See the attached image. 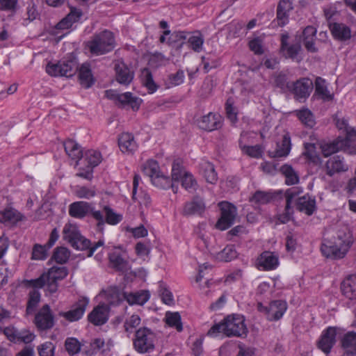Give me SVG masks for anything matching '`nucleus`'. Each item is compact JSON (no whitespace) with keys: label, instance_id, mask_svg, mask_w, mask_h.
I'll return each mask as SVG.
<instances>
[{"label":"nucleus","instance_id":"nucleus-43","mask_svg":"<svg viewBox=\"0 0 356 356\" xmlns=\"http://www.w3.org/2000/svg\"><path fill=\"white\" fill-rule=\"evenodd\" d=\"M40 301V293L36 289L31 290L29 293V300L26 305V314H32Z\"/></svg>","mask_w":356,"mask_h":356},{"label":"nucleus","instance_id":"nucleus-30","mask_svg":"<svg viewBox=\"0 0 356 356\" xmlns=\"http://www.w3.org/2000/svg\"><path fill=\"white\" fill-rule=\"evenodd\" d=\"M23 219V215L13 207L0 211V222L15 224Z\"/></svg>","mask_w":356,"mask_h":356},{"label":"nucleus","instance_id":"nucleus-27","mask_svg":"<svg viewBox=\"0 0 356 356\" xmlns=\"http://www.w3.org/2000/svg\"><path fill=\"white\" fill-rule=\"evenodd\" d=\"M118 145L124 153L131 154L137 149L138 145L131 134L122 133L118 138Z\"/></svg>","mask_w":356,"mask_h":356},{"label":"nucleus","instance_id":"nucleus-31","mask_svg":"<svg viewBox=\"0 0 356 356\" xmlns=\"http://www.w3.org/2000/svg\"><path fill=\"white\" fill-rule=\"evenodd\" d=\"M291 147V138L288 134H284L281 143H277L276 149L273 152H269V155L273 158L285 157L289 154Z\"/></svg>","mask_w":356,"mask_h":356},{"label":"nucleus","instance_id":"nucleus-23","mask_svg":"<svg viewBox=\"0 0 356 356\" xmlns=\"http://www.w3.org/2000/svg\"><path fill=\"white\" fill-rule=\"evenodd\" d=\"M293 9L291 0H280L277 8V20L280 26H284L288 23L289 13Z\"/></svg>","mask_w":356,"mask_h":356},{"label":"nucleus","instance_id":"nucleus-36","mask_svg":"<svg viewBox=\"0 0 356 356\" xmlns=\"http://www.w3.org/2000/svg\"><path fill=\"white\" fill-rule=\"evenodd\" d=\"M315 92L324 101H331L334 98L325 85V80L321 77H316L315 80Z\"/></svg>","mask_w":356,"mask_h":356},{"label":"nucleus","instance_id":"nucleus-3","mask_svg":"<svg viewBox=\"0 0 356 356\" xmlns=\"http://www.w3.org/2000/svg\"><path fill=\"white\" fill-rule=\"evenodd\" d=\"M88 47L91 54L97 56L111 51L115 47L113 33L106 30L95 35L88 42Z\"/></svg>","mask_w":356,"mask_h":356},{"label":"nucleus","instance_id":"nucleus-26","mask_svg":"<svg viewBox=\"0 0 356 356\" xmlns=\"http://www.w3.org/2000/svg\"><path fill=\"white\" fill-rule=\"evenodd\" d=\"M200 172L207 182L216 184L218 181V174L214 165L208 161H202L200 163Z\"/></svg>","mask_w":356,"mask_h":356},{"label":"nucleus","instance_id":"nucleus-25","mask_svg":"<svg viewBox=\"0 0 356 356\" xmlns=\"http://www.w3.org/2000/svg\"><path fill=\"white\" fill-rule=\"evenodd\" d=\"M341 347L344 350L343 356L356 355V332H348L344 334L341 341Z\"/></svg>","mask_w":356,"mask_h":356},{"label":"nucleus","instance_id":"nucleus-4","mask_svg":"<svg viewBox=\"0 0 356 356\" xmlns=\"http://www.w3.org/2000/svg\"><path fill=\"white\" fill-rule=\"evenodd\" d=\"M156 334L150 329L143 327L136 331L133 341L134 349L139 353H149L155 349Z\"/></svg>","mask_w":356,"mask_h":356},{"label":"nucleus","instance_id":"nucleus-58","mask_svg":"<svg viewBox=\"0 0 356 356\" xmlns=\"http://www.w3.org/2000/svg\"><path fill=\"white\" fill-rule=\"evenodd\" d=\"M186 172L179 161H175L172 163V178L173 183L176 181H181L182 179L184 173Z\"/></svg>","mask_w":356,"mask_h":356},{"label":"nucleus","instance_id":"nucleus-53","mask_svg":"<svg viewBox=\"0 0 356 356\" xmlns=\"http://www.w3.org/2000/svg\"><path fill=\"white\" fill-rule=\"evenodd\" d=\"M48 248L46 245L35 244L33 247L31 259L33 260H44L47 257Z\"/></svg>","mask_w":356,"mask_h":356},{"label":"nucleus","instance_id":"nucleus-22","mask_svg":"<svg viewBox=\"0 0 356 356\" xmlns=\"http://www.w3.org/2000/svg\"><path fill=\"white\" fill-rule=\"evenodd\" d=\"M296 208L299 211L311 216L316 209V200L309 195H305L298 198Z\"/></svg>","mask_w":356,"mask_h":356},{"label":"nucleus","instance_id":"nucleus-12","mask_svg":"<svg viewBox=\"0 0 356 356\" xmlns=\"http://www.w3.org/2000/svg\"><path fill=\"white\" fill-rule=\"evenodd\" d=\"M34 323L40 330H47L54 325V318L49 305H44L35 314Z\"/></svg>","mask_w":356,"mask_h":356},{"label":"nucleus","instance_id":"nucleus-16","mask_svg":"<svg viewBox=\"0 0 356 356\" xmlns=\"http://www.w3.org/2000/svg\"><path fill=\"white\" fill-rule=\"evenodd\" d=\"M109 307L106 304H99L88 314V320L95 325H102L108 320Z\"/></svg>","mask_w":356,"mask_h":356},{"label":"nucleus","instance_id":"nucleus-61","mask_svg":"<svg viewBox=\"0 0 356 356\" xmlns=\"http://www.w3.org/2000/svg\"><path fill=\"white\" fill-rule=\"evenodd\" d=\"M141 319L137 314H133L129 318L126 319L124 323V327L126 332H132L133 329L140 324Z\"/></svg>","mask_w":356,"mask_h":356},{"label":"nucleus","instance_id":"nucleus-34","mask_svg":"<svg viewBox=\"0 0 356 356\" xmlns=\"http://www.w3.org/2000/svg\"><path fill=\"white\" fill-rule=\"evenodd\" d=\"M79 79L80 84L86 88L91 87L94 83L92 72L88 63L83 64L79 68Z\"/></svg>","mask_w":356,"mask_h":356},{"label":"nucleus","instance_id":"nucleus-50","mask_svg":"<svg viewBox=\"0 0 356 356\" xmlns=\"http://www.w3.org/2000/svg\"><path fill=\"white\" fill-rule=\"evenodd\" d=\"M84 160L87 161L88 166H91L92 168H94L100 163L102 156L99 152L90 149L86 152Z\"/></svg>","mask_w":356,"mask_h":356},{"label":"nucleus","instance_id":"nucleus-6","mask_svg":"<svg viewBox=\"0 0 356 356\" xmlns=\"http://www.w3.org/2000/svg\"><path fill=\"white\" fill-rule=\"evenodd\" d=\"M63 238L79 250H88L91 245L90 241L83 236L77 227L72 224H66L63 230Z\"/></svg>","mask_w":356,"mask_h":356},{"label":"nucleus","instance_id":"nucleus-49","mask_svg":"<svg viewBox=\"0 0 356 356\" xmlns=\"http://www.w3.org/2000/svg\"><path fill=\"white\" fill-rule=\"evenodd\" d=\"M188 42L190 44L193 50L196 52H200L202 49V44L204 43L203 35L200 32L196 31L193 35L188 38Z\"/></svg>","mask_w":356,"mask_h":356},{"label":"nucleus","instance_id":"nucleus-60","mask_svg":"<svg viewBox=\"0 0 356 356\" xmlns=\"http://www.w3.org/2000/svg\"><path fill=\"white\" fill-rule=\"evenodd\" d=\"M225 111L227 118L232 122H237V112L234 107V101L232 98H229L225 104Z\"/></svg>","mask_w":356,"mask_h":356},{"label":"nucleus","instance_id":"nucleus-52","mask_svg":"<svg viewBox=\"0 0 356 356\" xmlns=\"http://www.w3.org/2000/svg\"><path fill=\"white\" fill-rule=\"evenodd\" d=\"M143 85L148 89L149 92L153 93L157 89V86L153 80L151 72L145 68L143 71Z\"/></svg>","mask_w":356,"mask_h":356},{"label":"nucleus","instance_id":"nucleus-47","mask_svg":"<svg viewBox=\"0 0 356 356\" xmlns=\"http://www.w3.org/2000/svg\"><path fill=\"white\" fill-rule=\"evenodd\" d=\"M70 256V252L65 247L56 248L52 255L51 259L54 260L56 263L63 264H65Z\"/></svg>","mask_w":356,"mask_h":356},{"label":"nucleus","instance_id":"nucleus-41","mask_svg":"<svg viewBox=\"0 0 356 356\" xmlns=\"http://www.w3.org/2000/svg\"><path fill=\"white\" fill-rule=\"evenodd\" d=\"M165 323L172 327H175L178 332L183 330L181 316L179 312H167L165 316Z\"/></svg>","mask_w":356,"mask_h":356},{"label":"nucleus","instance_id":"nucleus-54","mask_svg":"<svg viewBox=\"0 0 356 356\" xmlns=\"http://www.w3.org/2000/svg\"><path fill=\"white\" fill-rule=\"evenodd\" d=\"M274 82L276 87L280 88L284 92L289 90L290 88H291V83L288 81L286 75L283 73L275 75Z\"/></svg>","mask_w":356,"mask_h":356},{"label":"nucleus","instance_id":"nucleus-9","mask_svg":"<svg viewBox=\"0 0 356 356\" xmlns=\"http://www.w3.org/2000/svg\"><path fill=\"white\" fill-rule=\"evenodd\" d=\"M68 274V270L66 267L52 266L47 273L42 274L38 278L31 280L29 282L35 288H42L44 286L45 280L53 279V280H63Z\"/></svg>","mask_w":356,"mask_h":356},{"label":"nucleus","instance_id":"nucleus-28","mask_svg":"<svg viewBox=\"0 0 356 356\" xmlns=\"http://www.w3.org/2000/svg\"><path fill=\"white\" fill-rule=\"evenodd\" d=\"M316 29L312 26H307L302 31L303 44L308 51L314 53L318 51L315 46Z\"/></svg>","mask_w":356,"mask_h":356},{"label":"nucleus","instance_id":"nucleus-18","mask_svg":"<svg viewBox=\"0 0 356 356\" xmlns=\"http://www.w3.org/2000/svg\"><path fill=\"white\" fill-rule=\"evenodd\" d=\"M222 121L220 115L209 113L197 120L199 127L207 131L218 129L222 127Z\"/></svg>","mask_w":356,"mask_h":356},{"label":"nucleus","instance_id":"nucleus-2","mask_svg":"<svg viewBox=\"0 0 356 356\" xmlns=\"http://www.w3.org/2000/svg\"><path fill=\"white\" fill-rule=\"evenodd\" d=\"M248 330L245 323V318L239 314H232L226 317L223 322L215 324L208 331L209 336H216L219 333H223L227 337H245Z\"/></svg>","mask_w":356,"mask_h":356},{"label":"nucleus","instance_id":"nucleus-7","mask_svg":"<svg viewBox=\"0 0 356 356\" xmlns=\"http://www.w3.org/2000/svg\"><path fill=\"white\" fill-rule=\"evenodd\" d=\"M218 207L220 209V218L217 221L216 227L218 229L225 230L234 224L237 209L234 204L228 202H220Z\"/></svg>","mask_w":356,"mask_h":356},{"label":"nucleus","instance_id":"nucleus-21","mask_svg":"<svg viewBox=\"0 0 356 356\" xmlns=\"http://www.w3.org/2000/svg\"><path fill=\"white\" fill-rule=\"evenodd\" d=\"M287 309V304L284 300H273L268 305V312L267 320L270 321H276L280 320L285 313Z\"/></svg>","mask_w":356,"mask_h":356},{"label":"nucleus","instance_id":"nucleus-37","mask_svg":"<svg viewBox=\"0 0 356 356\" xmlns=\"http://www.w3.org/2000/svg\"><path fill=\"white\" fill-rule=\"evenodd\" d=\"M280 171L284 176L286 185H294L299 182V176L291 165H283Z\"/></svg>","mask_w":356,"mask_h":356},{"label":"nucleus","instance_id":"nucleus-45","mask_svg":"<svg viewBox=\"0 0 356 356\" xmlns=\"http://www.w3.org/2000/svg\"><path fill=\"white\" fill-rule=\"evenodd\" d=\"M217 257L222 261H230L237 257V251L234 245H228L218 253Z\"/></svg>","mask_w":356,"mask_h":356},{"label":"nucleus","instance_id":"nucleus-59","mask_svg":"<svg viewBox=\"0 0 356 356\" xmlns=\"http://www.w3.org/2000/svg\"><path fill=\"white\" fill-rule=\"evenodd\" d=\"M109 260L117 270L121 271L126 270L127 263L120 254L115 253L110 254Z\"/></svg>","mask_w":356,"mask_h":356},{"label":"nucleus","instance_id":"nucleus-40","mask_svg":"<svg viewBox=\"0 0 356 356\" xmlns=\"http://www.w3.org/2000/svg\"><path fill=\"white\" fill-rule=\"evenodd\" d=\"M152 183L155 186L162 189H168L172 188L174 193H177V189H175V184L173 183L171 178L161 173L156 177H154Z\"/></svg>","mask_w":356,"mask_h":356},{"label":"nucleus","instance_id":"nucleus-11","mask_svg":"<svg viewBox=\"0 0 356 356\" xmlns=\"http://www.w3.org/2000/svg\"><path fill=\"white\" fill-rule=\"evenodd\" d=\"M3 334L7 339L13 343H29L35 339V334L31 331L23 329L18 330L13 326H8L4 328Z\"/></svg>","mask_w":356,"mask_h":356},{"label":"nucleus","instance_id":"nucleus-42","mask_svg":"<svg viewBox=\"0 0 356 356\" xmlns=\"http://www.w3.org/2000/svg\"><path fill=\"white\" fill-rule=\"evenodd\" d=\"M101 212L103 214L104 222H106L110 225H116L122 219V216L120 214L115 213L108 206H104L103 211Z\"/></svg>","mask_w":356,"mask_h":356},{"label":"nucleus","instance_id":"nucleus-24","mask_svg":"<svg viewBox=\"0 0 356 356\" xmlns=\"http://www.w3.org/2000/svg\"><path fill=\"white\" fill-rule=\"evenodd\" d=\"M346 145L347 141L339 137L332 143L322 145L321 148L323 156L327 157L339 151H346Z\"/></svg>","mask_w":356,"mask_h":356},{"label":"nucleus","instance_id":"nucleus-35","mask_svg":"<svg viewBox=\"0 0 356 356\" xmlns=\"http://www.w3.org/2000/svg\"><path fill=\"white\" fill-rule=\"evenodd\" d=\"M64 148L66 154L74 160H77L76 164H78L79 160L83 156L82 150L81 147L74 140L69 139L64 143Z\"/></svg>","mask_w":356,"mask_h":356},{"label":"nucleus","instance_id":"nucleus-44","mask_svg":"<svg viewBox=\"0 0 356 356\" xmlns=\"http://www.w3.org/2000/svg\"><path fill=\"white\" fill-rule=\"evenodd\" d=\"M142 170L145 175L153 180L154 177L159 175L161 172L158 163L154 160L147 161L143 166Z\"/></svg>","mask_w":356,"mask_h":356},{"label":"nucleus","instance_id":"nucleus-1","mask_svg":"<svg viewBox=\"0 0 356 356\" xmlns=\"http://www.w3.org/2000/svg\"><path fill=\"white\" fill-rule=\"evenodd\" d=\"M353 243L352 232L347 227H343L337 232L332 240L325 241L321 250L327 258L341 259L345 257Z\"/></svg>","mask_w":356,"mask_h":356},{"label":"nucleus","instance_id":"nucleus-51","mask_svg":"<svg viewBox=\"0 0 356 356\" xmlns=\"http://www.w3.org/2000/svg\"><path fill=\"white\" fill-rule=\"evenodd\" d=\"M273 199V195L272 193L258 191L253 195L250 200L255 204H266L270 202Z\"/></svg>","mask_w":356,"mask_h":356},{"label":"nucleus","instance_id":"nucleus-56","mask_svg":"<svg viewBox=\"0 0 356 356\" xmlns=\"http://www.w3.org/2000/svg\"><path fill=\"white\" fill-rule=\"evenodd\" d=\"M298 116L300 120L307 127L312 128L315 124L313 114L308 109L299 111Z\"/></svg>","mask_w":356,"mask_h":356},{"label":"nucleus","instance_id":"nucleus-17","mask_svg":"<svg viewBox=\"0 0 356 356\" xmlns=\"http://www.w3.org/2000/svg\"><path fill=\"white\" fill-rule=\"evenodd\" d=\"M289 37L288 34H282L281 35V50L284 53L286 58L294 59L296 58L299 52L302 50L300 44V38H296L292 44H289L288 40Z\"/></svg>","mask_w":356,"mask_h":356},{"label":"nucleus","instance_id":"nucleus-63","mask_svg":"<svg viewBox=\"0 0 356 356\" xmlns=\"http://www.w3.org/2000/svg\"><path fill=\"white\" fill-rule=\"evenodd\" d=\"M249 47L255 54L261 55L264 54L263 40L257 37L249 42Z\"/></svg>","mask_w":356,"mask_h":356},{"label":"nucleus","instance_id":"nucleus-29","mask_svg":"<svg viewBox=\"0 0 356 356\" xmlns=\"http://www.w3.org/2000/svg\"><path fill=\"white\" fill-rule=\"evenodd\" d=\"M330 29L333 37L341 41H346L350 38V29L342 23H333L330 25Z\"/></svg>","mask_w":356,"mask_h":356},{"label":"nucleus","instance_id":"nucleus-10","mask_svg":"<svg viewBox=\"0 0 356 356\" xmlns=\"http://www.w3.org/2000/svg\"><path fill=\"white\" fill-rule=\"evenodd\" d=\"M89 299L86 297H80L79 300L72 306L71 309L67 312H61L59 316L65 318L67 321L73 322L79 321L83 316L88 305Z\"/></svg>","mask_w":356,"mask_h":356},{"label":"nucleus","instance_id":"nucleus-39","mask_svg":"<svg viewBox=\"0 0 356 356\" xmlns=\"http://www.w3.org/2000/svg\"><path fill=\"white\" fill-rule=\"evenodd\" d=\"M60 63L61 64L62 76H72L79 69L78 63L75 58L60 60Z\"/></svg>","mask_w":356,"mask_h":356},{"label":"nucleus","instance_id":"nucleus-33","mask_svg":"<svg viewBox=\"0 0 356 356\" xmlns=\"http://www.w3.org/2000/svg\"><path fill=\"white\" fill-rule=\"evenodd\" d=\"M341 291L348 298L356 299V275H350L341 284Z\"/></svg>","mask_w":356,"mask_h":356},{"label":"nucleus","instance_id":"nucleus-55","mask_svg":"<svg viewBox=\"0 0 356 356\" xmlns=\"http://www.w3.org/2000/svg\"><path fill=\"white\" fill-rule=\"evenodd\" d=\"M303 154L313 163H318L321 161L320 157L316 154V146L314 143H305Z\"/></svg>","mask_w":356,"mask_h":356},{"label":"nucleus","instance_id":"nucleus-14","mask_svg":"<svg viewBox=\"0 0 356 356\" xmlns=\"http://www.w3.org/2000/svg\"><path fill=\"white\" fill-rule=\"evenodd\" d=\"M337 327H328L325 330L318 341V348L325 354H329L336 343Z\"/></svg>","mask_w":356,"mask_h":356},{"label":"nucleus","instance_id":"nucleus-13","mask_svg":"<svg viewBox=\"0 0 356 356\" xmlns=\"http://www.w3.org/2000/svg\"><path fill=\"white\" fill-rule=\"evenodd\" d=\"M291 88L289 91H291L296 99L300 100L309 97L312 88L313 83L308 78H302L291 83Z\"/></svg>","mask_w":356,"mask_h":356},{"label":"nucleus","instance_id":"nucleus-38","mask_svg":"<svg viewBox=\"0 0 356 356\" xmlns=\"http://www.w3.org/2000/svg\"><path fill=\"white\" fill-rule=\"evenodd\" d=\"M124 296L130 305L138 304L143 305L148 301L149 293L147 291H141L135 293H124Z\"/></svg>","mask_w":356,"mask_h":356},{"label":"nucleus","instance_id":"nucleus-62","mask_svg":"<svg viewBox=\"0 0 356 356\" xmlns=\"http://www.w3.org/2000/svg\"><path fill=\"white\" fill-rule=\"evenodd\" d=\"M240 147L244 153H245L246 154L251 157L258 159L261 156L262 151L259 145H242L241 143L240 142Z\"/></svg>","mask_w":356,"mask_h":356},{"label":"nucleus","instance_id":"nucleus-32","mask_svg":"<svg viewBox=\"0 0 356 356\" xmlns=\"http://www.w3.org/2000/svg\"><path fill=\"white\" fill-rule=\"evenodd\" d=\"M278 264V258L271 252H264L259 259V266L265 270L275 269Z\"/></svg>","mask_w":356,"mask_h":356},{"label":"nucleus","instance_id":"nucleus-20","mask_svg":"<svg viewBox=\"0 0 356 356\" xmlns=\"http://www.w3.org/2000/svg\"><path fill=\"white\" fill-rule=\"evenodd\" d=\"M116 80L125 86L129 85L133 80L134 73L122 60H117L115 63Z\"/></svg>","mask_w":356,"mask_h":356},{"label":"nucleus","instance_id":"nucleus-15","mask_svg":"<svg viewBox=\"0 0 356 356\" xmlns=\"http://www.w3.org/2000/svg\"><path fill=\"white\" fill-rule=\"evenodd\" d=\"M206 209L204 200L202 197L195 195L191 200L185 203L182 214L185 216L198 215L201 216Z\"/></svg>","mask_w":356,"mask_h":356},{"label":"nucleus","instance_id":"nucleus-48","mask_svg":"<svg viewBox=\"0 0 356 356\" xmlns=\"http://www.w3.org/2000/svg\"><path fill=\"white\" fill-rule=\"evenodd\" d=\"M181 186L189 192H194L197 188V183L194 177L190 172H184L181 180Z\"/></svg>","mask_w":356,"mask_h":356},{"label":"nucleus","instance_id":"nucleus-46","mask_svg":"<svg viewBox=\"0 0 356 356\" xmlns=\"http://www.w3.org/2000/svg\"><path fill=\"white\" fill-rule=\"evenodd\" d=\"M82 344L79 340L74 337H68L65 341V348L69 355L74 356L81 350Z\"/></svg>","mask_w":356,"mask_h":356},{"label":"nucleus","instance_id":"nucleus-57","mask_svg":"<svg viewBox=\"0 0 356 356\" xmlns=\"http://www.w3.org/2000/svg\"><path fill=\"white\" fill-rule=\"evenodd\" d=\"M18 0H0V10L15 14L18 10Z\"/></svg>","mask_w":356,"mask_h":356},{"label":"nucleus","instance_id":"nucleus-64","mask_svg":"<svg viewBox=\"0 0 356 356\" xmlns=\"http://www.w3.org/2000/svg\"><path fill=\"white\" fill-rule=\"evenodd\" d=\"M55 347L51 342H46L38 347L40 356H54Z\"/></svg>","mask_w":356,"mask_h":356},{"label":"nucleus","instance_id":"nucleus-19","mask_svg":"<svg viewBox=\"0 0 356 356\" xmlns=\"http://www.w3.org/2000/svg\"><path fill=\"white\" fill-rule=\"evenodd\" d=\"M326 174L330 177L335 173H340L348 170V165L345 162L343 157L339 155L331 157L325 164Z\"/></svg>","mask_w":356,"mask_h":356},{"label":"nucleus","instance_id":"nucleus-8","mask_svg":"<svg viewBox=\"0 0 356 356\" xmlns=\"http://www.w3.org/2000/svg\"><path fill=\"white\" fill-rule=\"evenodd\" d=\"M106 97L111 100L119 103L121 106H130L133 110H138L140 107L141 99L134 97L131 92L118 93L113 90H107L105 91Z\"/></svg>","mask_w":356,"mask_h":356},{"label":"nucleus","instance_id":"nucleus-5","mask_svg":"<svg viewBox=\"0 0 356 356\" xmlns=\"http://www.w3.org/2000/svg\"><path fill=\"white\" fill-rule=\"evenodd\" d=\"M89 213H91L92 217L98 221V229H102L104 225L103 214L100 211H94L90 203L79 201L73 202L69 206V214L73 218L81 219Z\"/></svg>","mask_w":356,"mask_h":356}]
</instances>
